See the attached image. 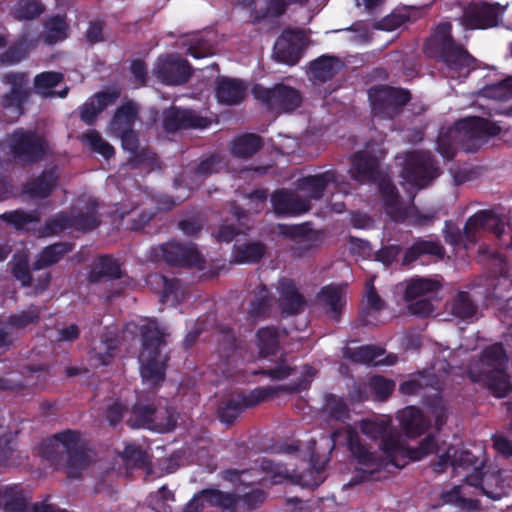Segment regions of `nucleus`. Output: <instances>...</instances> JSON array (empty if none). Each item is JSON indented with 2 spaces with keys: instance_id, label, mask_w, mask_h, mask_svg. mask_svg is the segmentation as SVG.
Returning a JSON list of instances; mask_svg holds the SVG:
<instances>
[{
  "instance_id": "052dcab7",
  "label": "nucleus",
  "mask_w": 512,
  "mask_h": 512,
  "mask_svg": "<svg viewBox=\"0 0 512 512\" xmlns=\"http://www.w3.org/2000/svg\"><path fill=\"white\" fill-rule=\"evenodd\" d=\"M66 229L70 228L69 212L60 211L55 215L46 219L40 233L43 237H51L59 235Z\"/></svg>"
},
{
  "instance_id": "c03bdc74",
  "label": "nucleus",
  "mask_w": 512,
  "mask_h": 512,
  "mask_svg": "<svg viewBox=\"0 0 512 512\" xmlns=\"http://www.w3.org/2000/svg\"><path fill=\"white\" fill-rule=\"evenodd\" d=\"M256 345L260 357L275 355L280 347L279 329L276 326H266L256 332Z\"/></svg>"
},
{
  "instance_id": "9d476101",
  "label": "nucleus",
  "mask_w": 512,
  "mask_h": 512,
  "mask_svg": "<svg viewBox=\"0 0 512 512\" xmlns=\"http://www.w3.org/2000/svg\"><path fill=\"white\" fill-rule=\"evenodd\" d=\"M1 81L10 86V90L1 97L0 106L12 114V121H16L24 114L25 105L32 94L28 73L8 72L2 76Z\"/></svg>"
},
{
  "instance_id": "0e129e2a",
  "label": "nucleus",
  "mask_w": 512,
  "mask_h": 512,
  "mask_svg": "<svg viewBox=\"0 0 512 512\" xmlns=\"http://www.w3.org/2000/svg\"><path fill=\"white\" fill-rule=\"evenodd\" d=\"M41 315L37 308H30L18 314H12L5 322L6 327L12 329H25L27 326L37 324L40 321Z\"/></svg>"
},
{
  "instance_id": "1a4fd4ad",
  "label": "nucleus",
  "mask_w": 512,
  "mask_h": 512,
  "mask_svg": "<svg viewBox=\"0 0 512 512\" xmlns=\"http://www.w3.org/2000/svg\"><path fill=\"white\" fill-rule=\"evenodd\" d=\"M126 424L132 429H149L158 432L172 431L176 419L168 409L158 410L153 403L137 401L126 417Z\"/></svg>"
},
{
  "instance_id": "a211bd4d",
  "label": "nucleus",
  "mask_w": 512,
  "mask_h": 512,
  "mask_svg": "<svg viewBox=\"0 0 512 512\" xmlns=\"http://www.w3.org/2000/svg\"><path fill=\"white\" fill-rule=\"evenodd\" d=\"M272 208L278 216H298L311 209L309 199L302 198L286 189H278L271 195Z\"/></svg>"
},
{
  "instance_id": "39448f33",
  "label": "nucleus",
  "mask_w": 512,
  "mask_h": 512,
  "mask_svg": "<svg viewBox=\"0 0 512 512\" xmlns=\"http://www.w3.org/2000/svg\"><path fill=\"white\" fill-rule=\"evenodd\" d=\"M7 147L12 157L25 166H31L46 157L49 144L34 129L19 127L7 136Z\"/></svg>"
},
{
  "instance_id": "338daca9",
  "label": "nucleus",
  "mask_w": 512,
  "mask_h": 512,
  "mask_svg": "<svg viewBox=\"0 0 512 512\" xmlns=\"http://www.w3.org/2000/svg\"><path fill=\"white\" fill-rule=\"evenodd\" d=\"M11 273L23 287H29L32 285L33 277L30 271L28 257L26 255H15L13 257Z\"/></svg>"
},
{
  "instance_id": "aec40b11",
  "label": "nucleus",
  "mask_w": 512,
  "mask_h": 512,
  "mask_svg": "<svg viewBox=\"0 0 512 512\" xmlns=\"http://www.w3.org/2000/svg\"><path fill=\"white\" fill-rule=\"evenodd\" d=\"M349 172L360 183L376 182L382 174L378 160L364 151L354 153Z\"/></svg>"
},
{
  "instance_id": "4c0bfd02",
  "label": "nucleus",
  "mask_w": 512,
  "mask_h": 512,
  "mask_svg": "<svg viewBox=\"0 0 512 512\" xmlns=\"http://www.w3.org/2000/svg\"><path fill=\"white\" fill-rule=\"evenodd\" d=\"M366 305L367 307L360 313L357 322L360 326H376L374 312L382 310L385 302L377 293L372 279L366 283Z\"/></svg>"
},
{
  "instance_id": "dca6fc26",
  "label": "nucleus",
  "mask_w": 512,
  "mask_h": 512,
  "mask_svg": "<svg viewBox=\"0 0 512 512\" xmlns=\"http://www.w3.org/2000/svg\"><path fill=\"white\" fill-rule=\"evenodd\" d=\"M154 72L159 81L166 85L184 84L192 75L189 62L175 54L159 57Z\"/></svg>"
},
{
  "instance_id": "f8f14e48",
  "label": "nucleus",
  "mask_w": 512,
  "mask_h": 512,
  "mask_svg": "<svg viewBox=\"0 0 512 512\" xmlns=\"http://www.w3.org/2000/svg\"><path fill=\"white\" fill-rule=\"evenodd\" d=\"M53 440L60 443L66 454V473L70 478H78L83 469L89 464L85 444L81 439V433L67 429L53 435Z\"/></svg>"
},
{
  "instance_id": "37998d69",
  "label": "nucleus",
  "mask_w": 512,
  "mask_h": 512,
  "mask_svg": "<svg viewBox=\"0 0 512 512\" xmlns=\"http://www.w3.org/2000/svg\"><path fill=\"white\" fill-rule=\"evenodd\" d=\"M202 493L207 494V505L219 508L221 512H239L238 494L215 488L202 489Z\"/></svg>"
},
{
  "instance_id": "e433bc0d",
  "label": "nucleus",
  "mask_w": 512,
  "mask_h": 512,
  "mask_svg": "<svg viewBox=\"0 0 512 512\" xmlns=\"http://www.w3.org/2000/svg\"><path fill=\"white\" fill-rule=\"evenodd\" d=\"M123 277L120 264L110 255L100 256L88 273L90 283H99L103 278L120 279Z\"/></svg>"
},
{
  "instance_id": "680f3d73",
  "label": "nucleus",
  "mask_w": 512,
  "mask_h": 512,
  "mask_svg": "<svg viewBox=\"0 0 512 512\" xmlns=\"http://www.w3.org/2000/svg\"><path fill=\"white\" fill-rule=\"evenodd\" d=\"M30 52V43L23 38L13 45L9 46L0 54V63L4 65H13L25 59Z\"/></svg>"
},
{
  "instance_id": "5fc2aeb1",
  "label": "nucleus",
  "mask_w": 512,
  "mask_h": 512,
  "mask_svg": "<svg viewBox=\"0 0 512 512\" xmlns=\"http://www.w3.org/2000/svg\"><path fill=\"white\" fill-rule=\"evenodd\" d=\"M477 309V305L468 292L460 291L456 294L452 304L454 316L463 320L470 319L475 316Z\"/></svg>"
},
{
  "instance_id": "3c124183",
  "label": "nucleus",
  "mask_w": 512,
  "mask_h": 512,
  "mask_svg": "<svg viewBox=\"0 0 512 512\" xmlns=\"http://www.w3.org/2000/svg\"><path fill=\"white\" fill-rule=\"evenodd\" d=\"M420 10L414 6H404L397 12H392L390 15L384 17L380 22V28L392 31L407 22L414 21Z\"/></svg>"
},
{
  "instance_id": "f257e3e1",
  "label": "nucleus",
  "mask_w": 512,
  "mask_h": 512,
  "mask_svg": "<svg viewBox=\"0 0 512 512\" xmlns=\"http://www.w3.org/2000/svg\"><path fill=\"white\" fill-rule=\"evenodd\" d=\"M501 132V127L486 118L472 116L457 120L453 126L441 128L437 140V152L446 160H453L457 149L476 152L483 142Z\"/></svg>"
},
{
  "instance_id": "13d9d810",
  "label": "nucleus",
  "mask_w": 512,
  "mask_h": 512,
  "mask_svg": "<svg viewBox=\"0 0 512 512\" xmlns=\"http://www.w3.org/2000/svg\"><path fill=\"white\" fill-rule=\"evenodd\" d=\"M383 353L384 350L380 347L365 345L354 349L348 348L345 351V357L355 363L369 364L375 361Z\"/></svg>"
},
{
  "instance_id": "f704fd0d",
  "label": "nucleus",
  "mask_w": 512,
  "mask_h": 512,
  "mask_svg": "<svg viewBox=\"0 0 512 512\" xmlns=\"http://www.w3.org/2000/svg\"><path fill=\"white\" fill-rule=\"evenodd\" d=\"M0 512H30L28 499L20 486L0 488Z\"/></svg>"
},
{
  "instance_id": "72a5a7b5",
  "label": "nucleus",
  "mask_w": 512,
  "mask_h": 512,
  "mask_svg": "<svg viewBox=\"0 0 512 512\" xmlns=\"http://www.w3.org/2000/svg\"><path fill=\"white\" fill-rule=\"evenodd\" d=\"M360 430L364 435L368 436L373 440H381L380 447L385 456L386 451L384 443L386 442V440L388 438H392L395 441H400L399 437L392 433V421L390 418L377 420H363L361 421L360 424Z\"/></svg>"
},
{
  "instance_id": "de8ad7c7",
  "label": "nucleus",
  "mask_w": 512,
  "mask_h": 512,
  "mask_svg": "<svg viewBox=\"0 0 512 512\" xmlns=\"http://www.w3.org/2000/svg\"><path fill=\"white\" fill-rule=\"evenodd\" d=\"M319 295L322 301L329 306L332 319L339 321L342 308L346 303L343 295V289L338 285L330 284L322 287Z\"/></svg>"
},
{
  "instance_id": "6e6552de",
  "label": "nucleus",
  "mask_w": 512,
  "mask_h": 512,
  "mask_svg": "<svg viewBox=\"0 0 512 512\" xmlns=\"http://www.w3.org/2000/svg\"><path fill=\"white\" fill-rule=\"evenodd\" d=\"M371 108L376 116L393 119L411 100L408 89L389 85L373 86L368 91Z\"/></svg>"
},
{
  "instance_id": "603ef678",
  "label": "nucleus",
  "mask_w": 512,
  "mask_h": 512,
  "mask_svg": "<svg viewBox=\"0 0 512 512\" xmlns=\"http://www.w3.org/2000/svg\"><path fill=\"white\" fill-rule=\"evenodd\" d=\"M117 349L115 340H103L99 345L92 348L90 359L94 362L95 366H108L116 357Z\"/></svg>"
},
{
  "instance_id": "a878e982",
  "label": "nucleus",
  "mask_w": 512,
  "mask_h": 512,
  "mask_svg": "<svg viewBox=\"0 0 512 512\" xmlns=\"http://www.w3.org/2000/svg\"><path fill=\"white\" fill-rule=\"evenodd\" d=\"M469 377L473 382H482L488 390L497 398L506 397L512 390L509 375L504 372L488 371L476 374L469 371Z\"/></svg>"
},
{
  "instance_id": "c9c22d12",
  "label": "nucleus",
  "mask_w": 512,
  "mask_h": 512,
  "mask_svg": "<svg viewBox=\"0 0 512 512\" xmlns=\"http://www.w3.org/2000/svg\"><path fill=\"white\" fill-rule=\"evenodd\" d=\"M442 284L432 278L415 276L405 282L404 300L410 302L421 297L436 293Z\"/></svg>"
},
{
  "instance_id": "6e6d98bb",
  "label": "nucleus",
  "mask_w": 512,
  "mask_h": 512,
  "mask_svg": "<svg viewBox=\"0 0 512 512\" xmlns=\"http://www.w3.org/2000/svg\"><path fill=\"white\" fill-rule=\"evenodd\" d=\"M0 219L20 230L27 224L38 223L40 221V213L37 210L26 212L22 209H17L1 214Z\"/></svg>"
},
{
  "instance_id": "0eeeda50",
  "label": "nucleus",
  "mask_w": 512,
  "mask_h": 512,
  "mask_svg": "<svg viewBox=\"0 0 512 512\" xmlns=\"http://www.w3.org/2000/svg\"><path fill=\"white\" fill-rule=\"evenodd\" d=\"M252 93L263 106L277 113L293 112L302 104L300 91L283 83L275 84L271 88L255 84Z\"/></svg>"
},
{
  "instance_id": "4d7b16f0",
  "label": "nucleus",
  "mask_w": 512,
  "mask_h": 512,
  "mask_svg": "<svg viewBox=\"0 0 512 512\" xmlns=\"http://www.w3.org/2000/svg\"><path fill=\"white\" fill-rule=\"evenodd\" d=\"M368 387L377 401H386L395 389V382L382 375H373L369 378Z\"/></svg>"
},
{
  "instance_id": "cd10ccee",
  "label": "nucleus",
  "mask_w": 512,
  "mask_h": 512,
  "mask_svg": "<svg viewBox=\"0 0 512 512\" xmlns=\"http://www.w3.org/2000/svg\"><path fill=\"white\" fill-rule=\"evenodd\" d=\"M337 182V173L327 170L319 174L302 177L298 181V188L308 193L309 200H319L323 197L327 186Z\"/></svg>"
},
{
  "instance_id": "412c9836",
  "label": "nucleus",
  "mask_w": 512,
  "mask_h": 512,
  "mask_svg": "<svg viewBox=\"0 0 512 512\" xmlns=\"http://www.w3.org/2000/svg\"><path fill=\"white\" fill-rule=\"evenodd\" d=\"M444 256L445 248L439 240L418 238L408 249H406L402 258V265L410 266L425 257L443 259ZM421 263L424 264L423 261H421Z\"/></svg>"
},
{
  "instance_id": "2f4dec72",
  "label": "nucleus",
  "mask_w": 512,
  "mask_h": 512,
  "mask_svg": "<svg viewBox=\"0 0 512 512\" xmlns=\"http://www.w3.org/2000/svg\"><path fill=\"white\" fill-rule=\"evenodd\" d=\"M140 107L133 100L122 103L114 112L110 121V129L113 133L134 128L139 118Z\"/></svg>"
},
{
  "instance_id": "79ce46f5",
  "label": "nucleus",
  "mask_w": 512,
  "mask_h": 512,
  "mask_svg": "<svg viewBox=\"0 0 512 512\" xmlns=\"http://www.w3.org/2000/svg\"><path fill=\"white\" fill-rule=\"evenodd\" d=\"M480 362L490 371L504 372L507 369L508 355L500 342L486 346L480 353Z\"/></svg>"
},
{
  "instance_id": "c756f323",
  "label": "nucleus",
  "mask_w": 512,
  "mask_h": 512,
  "mask_svg": "<svg viewBox=\"0 0 512 512\" xmlns=\"http://www.w3.org/2000/svg\"><path fill=\"white\" fill-rule=\"evenodd\" d=\"M148 287L159 294L160 301L167 303L170 300L179 302L180 281L176 278H168L160 273H151L146 277Z\"/></svg>"
},
{
  "instance_id": "2eb2a0df",
  "label": "nucleus",
  "mask_w": 512,
  "mask_h": 512,
  "mask_svg": "<svg viewBox=\"0 0 512 512\" xmlns=\"http://www.w3.org/2000/svg\"><path fill=\"white\" fill-rule=\"evenodd\" d=\"M162 124L166 132L175 133L187 129H206L211 125V120L194 110L171 106L163 111Z\"/></svg>"
},
{
  "instance_id": "393cba45",
  "label": "nucleus",
  "mask_w": 512,
  "mask_h": 512,
  "mask_svg": "<svg viewBox=\"0 0 512 512\" xmlns=\"http://www.w3.org/2000/svg\"><path fill=\"white\" fill-rule=\"evenodd\" d=\"M246 85L238 78L220 76L217 79L215 95L219 103L233 106L245 98Z\"/></svg>"
},
{
  "instance_id": "ddd939ff",
  "label": "nucleus",
  "mask_w": 512,
  "mask_h": 512,
  "mask_svg": "<svg viewBox=\"0 0 512 512\" xmlns=\"http://www.w3.org/2000/svg\"><path fill=\"white\" fill-rule=\"evenodd\" d=\"M500 13L499 2H468L458 21L465 30H485L498 25Z\"/></svg>"
},
{
  "instance_id": "c85d7f7f",
  "label": "nucleus",
  "mask_w": 512,
  "mask_h": 512,
  "mask_svg": "<svg viewBox=\"0 0 512 512\" xmlns=\"http://www.w3.org/2000/svg\"><path fill=\"white\" fill-rule=\"evenodd\" d=\"M98 208V202L90 200L85 210L69 213L70 228L79 232H90L98 228L101 224Z\"/></svg>"
},
{
  "instance_id": "8fccbe9b",
  "label": "nucleus",
  "mask_w": 512,
  "mask_h": 512,
  "mask_svg": "<svg viewBox=\"0 0 512 512\" xmlns=\"http://www.w3.org/2000/svg\"><path fill=\"white\" fill-rule=\"evenodd\" d=\"M322 409L332 420L345 422L350 418V410L344 398L332 393L325 395Z\"/></svg>"
},
{
  "instance_id": "9b49d317",
  "label": "nucleus",
  "mask_w": 512,
  "mask_h": 512,
  "mask_svg": "<svg viewBox=\"0 0 512 512\" xmlns=\"http://www.w3.org/2000/svg\"><path fill=\"white\" fill-rule=\"evenodd\" d=\"M439 174V167L431 153L415 150L406 154L401 175L408 183L424 188Z\"/></svg>"
},
{
  "instance_id": "bb28decb",
  "label": "nucleus",
  "mask_w": 512,
  "mask_h": 512,
  "mask_svg": "<svg viewBox=\"0 0 512 512\" xmlns=\"http://www.w3.org/2000/svg\"><path fill=\"white\" fill-rule=\"evenodd\" d=\"M75 244L68 241H59L47 245L37 254L32 264L34 271H39L58 264L67 254L72 252Z\"/></svg>"
},
{
  "instance_id": "e2e57ef3",
  "label": "nucleus",
  "mask_w": 512,
  "mask_h": 512,
  "mask_svg": "<svg viewBox=\"0 0 512 512\" xmlns=\"http://www.w3.org/2000/svg\"><path fill=\"white\" fill-rule=\"evenodd\" d=\"M45 11L43 2H17V5L12 8L11 15L14 19L33 20L39 17Z\"/></svg>"
},
{
  "instance_id": "69168bd1",
  "label": "nucleus",
  "mask_w": 512,
  "mask_h": 512,
  "mask_svg": "<svg viewBox=\"0 0 512 512\" xmlns=\"http://www.w3.org/2000/svg\"><path fill=\"white\" fill-rule=\"evenodd\" d=\"M222 168V157L217 153H212L200 159L193 172L198 177L207 178L212 174L220 172Z\"/></svg>"
},
{
  "instance_id": "6ab92c4d",
  "label": "nucleus",
  "mask_w": 512,
  "mask_h": 512,
  "mask_svg": "<svg viewBox=\"0 0 512 512\" xmlns=\"http://www.w3.org/2000/svg\"><path fill=\"white\" fill-rule=\"evenodd\" d=\"M302 52V38L290 31H285L278 37L273 49L275 60L289 66L296 65L300 61Z\"/></svg>"
},
{
  "instance_id": "423d86ee",
  "label": "nucleus",
  "mask_w": 512,
  "mask_h": 512,
  "mask_svg": "<svg viewBox=\"0 0 512 512\" xmlns=\"http://www.w3.org/2000/svg\"><path fill=\"white\" fill-rule=\"evenodd\" d=\"M149 258L151 261H163L169 266L184 268L201 269L205 264V260L195 244H183L177 241H169L151 247Z\"/></svg>"
},
{
  "instance_id": "f3484780",
  "label": "nucleus",
  "mask_w": 512,
  "mask_h": 512,
  "mask_svg": "<svg viewBox=\"0 0 512 512\" xmlns=\"http://www.w3.org/2000/svg\"><path fill=\"white\" fill-rule=\"evenodd\" d=\"M277 291L279 294L278 306L282 317L296 316L305 310L307 301L294 280L287 277L280 278Z\"/></svg>"
},
{
  "instance_id": "7c9ffc66",
  "label": "nucleus",
  "mask_w": 512,
  "mask_h": 512,
  "mask_svg": "<svg viewBox=\"0 0 512 512\" xmlns=\"http://www.w3.org/2000/svg\"><path fill=\"white\" fill-rule=\"evenodd\" d=\"M70 34V25L65 15H52L44 20L41 40L47 45H55L66 40Z\"/></svg>"
},
{
  "instance_id": "58836bf2",
  "label": "nucleus",
  "mask_w": 512,
  "mask_h": 512,
  "mask_svg": "<svg viewBox=\"0 0 512 512\" xmlns=\"http://www.w3.org/2000/svg\"><path fill=\"white\" fill-rule=\"evenodd\" d=\"M263 139L254 133H243L234 138L231 144V154L237 158L247 159L262 149Z\"/></svg>"
},
{
  "instance_id": "b1692460",
  "label": "nucleus",
  "mask_w": 512,
  "mask_h": 512,
  "mask_svg": "<svg viewBox=\"0 0 512 512\" xmlns=\"http://www.w3.org/2000/svg\"><path fill=\"white\" fill-rule=\"evenodd\" d=\"M401 430L408 437L415 438L424 434L431 422L423 412L415 406H407L398 412Z\"/></svg>"
},
{
  "instance_id": "7ed1b4c3",
  "label": "nucleus",
  "mask_w": 512,
  "mask_h": 512,
  "mask_svg": "<svg viewBox=\"0 0 512 512\" xmlns=\"http://www.w3.org/2000/svg\"><path fill=\"white\" fill-rule=\"evenodd\" d=\"M315 374L316 370L312 366L305 365L302 377L296 381L282 385L277 389L273 387H257L247 394L239 393L232 396L219 404L217 409L218 419L221 423L232 426L245 409L259 405L274 396L277 391L299 393L307 390Z\"/></svg>"
},
{
  "instance_id": "09e8293b",
  "label": "nucleus",
  "mask_w": 512,
  "mask_h": 512,
  "mask_svg": "<svg viewBox=\"0 0 512 512\" xmlns=\"http://www.w3.org/2000/svg\"><path fill=\"white\" fill-rule=\"evenodd\" d=\"M349 450L353 457L358 461L359 464L368 467H374V470H378L383 466V460H381L373 452H370L361 442L357 435L350 436Z\"/></svg>"
},
{
  "instance_id": "864d4df0",
  "label": "nucleus",
  "mask_w": 512,
  "mask_h": 512,
  "mask_svg": "<svg viewBox=\"0 0 512 512\" xmlns=\"http://www.w3.org/2000/svg\"><path fill=\"white\" fill-rule=\"evenodd\" d=\"M80 139L82 142L88 144L93 152L101 155L107 160L112 158L115 154L114 147L109 142L104 140L101 134L95 129L84 133Z\"/></svg>"
},
{
  "instance_id": "bf43d9fd",
  "label": "nucleus",
  "mask_w": 512,
  "mask_h": 512,
  "mask_svg": "<svg viewBox=\"0 0 512 512\" xmlns=\"http://www.w3.org/2000/svg\"><path fill=\"white\" fill-rule=\"evenodd\" d=\"M121 457L127 464L135 468L149 469L151 467V459L148 453L137 445H126Z\"/></svg>"
},
{
  "instance_id": "20e7f679",
  "label": "nucleus",
  "mask_w": 512,
  "mask_h": 512,
  "mask_svg": "<svg viewBox=\"0 0 512 512\" xmlns=\"http://www.w3.org/2000/svg\"><path fill=\"white\" fill-rule=\"evenodd\" d=\"M142 350L139 355L141 363L140 374L143 381L153 387L160 386L166 377L169 356L162 353L166 346L167 334L158 327L156 321H151L140 328Z\"/></svg>"
},
{
  "instance_id": "a18cd8bd",
  "label": "nucleus",
  "mask_w": 512,
  "mask_h": 512,
  "mask_svg": "<svg viewBox=\"0 0 512 512\" xmlns=\"http://www.w3.org/2000/svg\"><path fill=\"white\" fill-rule=\"evenodd\" d=\"M267 252V247L260 241L248 242L233 249V257L236 263H259Z\"/></svg>"
},
{
  "instance_id": "f03ea898",
  "label": "nucleus",
  "mask_w": 512,
  "mask_h": 512,
  "mask_svg": "<svg viewBox=\"0 0 512 512\" xmlns=\"http://www.w3.org/2000/svg\"><path fill=\"white\" fill-rule=\"evenodd\" d=\"M425 54L442 62L451 78L467 77L475 69L476 59L457 43L452 36V24L448 21L437 25L424 46Z\"/></svg>"
},
{
  "instance_id": "4be33fe9",
  "label": "nucleus",
  "mask_w": 512,
  "mask_h": 512,
  "mask_svg": "<svg viewBox=\"0 0 512 512\" xmlns=\"http://www.w3.org/2000/svg\"><path fill=\"white\" fill-rule=\"evenodd\" d=\"M466 241L469 244H476L477 233L484 229H493L494 233L499 237L503 228L499 224V220L495 213L490 210H480L470 216L465 225Z\"/></svg>"
},
{
  "instance_id": "774afa93",
  "label": "nucleus",
  "mask_w": 512,
  "mask_h": 512,
  "mask_svg": "<svg viewBox=\"0 0 512 512\" xmlns=\"http://www.w3.org/2000/svg\"><path fill=\"white\" fill-rule=\"evenodd\" d=\"M239 497V512H252L260 507L266 500V493L261 489H254Z\"/></svg>"
},
{
  "instance_id": "4468645a",
  "label": "nucleus",
  "mask_w": 512,
  "mask_h": 512,
  "mask_svg": "<svg viewBox=\"0 0 512 512\" xmlns=\"http://www.w3.org/2000/svg\"><path fill=\"white\" fill-rule=\"evenodd\" d=\"M386 460L397 468H403L409 461H417L436 451L437 442L434 436H426L417 448L404 446L401 441L388 438L384 443Z\"/></svg>"
},
{
  "instance_id": "5701e85b",
  "label": "nucleus",
  "mask_w": 512,
  "mask_h": 512,
  "mask_svg": "<svg viewBox=\"0 0 512 512\" xmlns=\"http://www.w3.org/2000/svg\"><path fill=\"white\" fill-rule=\"evenodd\" d=\"M118 91H100L90 97L80 109V119L87 125L95 124L98 115L119 98Z\"/></svg>"
},
{
  "instance_id": "473e14b6",
  "label": "nucleus",
  "mask_w": 512,
  "mask_h": 512,
  "mask_svg": "<svg viewBox=\"0 0 512 512\" xmlns=\"http://www.w3.org/2000/svg\"><path fill=\"white\" fill-rule=\"evenodd\" d=\"M59 175L56 167L43 170L27 185V193L32 198L45 199L57 186Z\"/></svg>"
},
{
  "instance_id": "ea45409f",
  "label": "nucleus",
  "mask_w": 512,
  "mask_h": 512,
  "mask_svg": "<svg viewBox=\"0 0 512 512\" xmlns=\"http://www.w3.org/2000/svg\"><path fill=\"white\" fill-rule=\"evenodd\" d=\"M341 62L338 57L322 55L310 62L309 71L313 78L325 82L331 80L338 72Z\"/></svg>"
},
{
  "instance_id": "a19ab883",
  "label": "nucleus",
  "mask_w": 512,
  "mask_h": 512,
  "mask_svg": "<svg viewBox=\"0 0 512 512\" xmlns=\"http://www.w3.org/2000/svg\"><path fill=\"white\" fill-rule=\"evenodd\" d=\"M273 296L265 285H260L253 295L250 302L248 315L251 319L257 321L269 317L272 307Z\"/></svg>"
},
{
  "instance_id": "49530a36",
  "label": "nucleus",
  "mask_w": 512,
  "mask_h": 512,
  "mask_svg": "<svg viewBox=\"0 0 512 512\" xmlns=\"http://www.w3.org/2000/svg\"><path fill=\"white\" fill-rule=\"evenodd\" d=\"M64 80V74L58 71H44L34 77V92L42 98H53L54 88Z\"/></svg>"
}]
</instances>
